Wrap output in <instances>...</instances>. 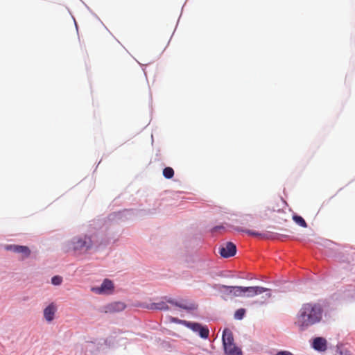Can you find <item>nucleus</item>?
<instances>
[{"label": "nucleus", "mask_w": 355, "mask_h": 355, "mask_svg": "<svg viewBox=\"0 0 355 355\" xmlns=\"http://www.w3.org/2000/svg\"><path fill=\"white\" fill-rule=\"evenodd\" d=\"M175 321H178L180 324L188 327L193 332L198 334L202 338L206 339L209 337V330L206 326H202L198 322H192L187 320H175Z\"/></svg>", "instance_id": "nucleus-4"}, {"label": "nucleus", "mask_w": 355, "mask_h": 355, "mask_svg": "<svg viewBox=\"0 0 355 355\" xmlns=\"http://www.w3.org/2000/svg\"><path fill=\"white\" fill-rule=\"evenodd\" d=\"M150 309H159V310H167L168 309V306L164 302H159L151 304Z\"/></svg>", "instance_id": "nucleus-13"}, {"label": "nucleus", "mask_w": 355, "mask_h": 355, "mask_svg": "<svg viewBox=\"0 0 355 355\" xmlns=\"http://www.w3.org/2000/svg\"><path fill=\"white\" fill-rule=\"evenodd\" d=\"M312 347L318 352H325L327 349V341L322 337L315 338L312 343Z\"/></svg>", "instance_id": "nucleus-9"}, {"label": "nucleus", "mask_w": 355, "mask_h": 355, "mask_svg": "<svg viewBox=\"0 0 355 355\" xmlns=\"http://www.w3.org/2000/svg\"><path fill=\"white\" fill-rule=\"evenodd\" d=\"M223 229H224V227L223 225L216 226V227L212 228L211 232H216L218 230H223Z\"/></svg>", "instance_id": "nucleus-22"}, {"label": "nucleus", "mask_w": 355, "mask_h": 355, "mask_svg": "<svg viewBox=\"0 0 355 355\" xmlns=\"http://www.w3.org/2000/svg\"><path fill=\"white\" fill-rule=\"evenodd\" d=\"M234 286H226V285H218L217 288L223 298L227 297H233V288Z\"/></svg>", "instance_id": "nucleus-11"}, {"label": "nucleus", "mask_w": 355, "mask_h": 355, "mask_svg": "<svg viewBox=\"0 0 355 355\" xmlns=\"http://www.w3.org/2000/svg\"><path fill=\"white\" fill-rule=\"evenodd\" d=\"M338 355H352L351 353L347 350H340Z\"/></svg>", "instance_id": "nucleus-23"}, {"label": "nucleus", "mask_w": 355, "mask_h": 355, "mask_svg": "<svg viewBox=\"0 0 355 355\" xmlns=\"http://www.w3.org/2000/svg\"><path fill=\"white\" fill-rule=\"evenodd\" d=\"M125 307H126V306L124 303L121 302H116L109 304L106 307V312H110V313L119 312V311L124 310L125 309Z\"/></svg>", "instance_id": "nucleus-12"}, {"label": "nucleus", "mask_w": 355, "mask_h": 355, "mask_svg": "<svg viewBox=\"0 0 355 355\" xmlns=\"http://www.w3.org/2000/svg\"><path fill=\"white\" fill-rule=\"evenodd\" d=\"M94 243L92 236H76L69 243V248L74 252L87 251L93 247Z\"/></svg>", "instance_id": "nucleus-3"}, {"label": "nucleus", "mask_w": 355, "mask_h": 355, "mask_svg": "<svg viewBox=\"0 0 355 355\" xmlns=\"http://www.w3.org/2000/svg\"><path fill=\"white\" fill-rule=\"evenodd\" d=\"M163 175L166 179H171L174 175V171L171 167H166L163 170Z\"/></svg>", "instance_id": "nucleus-15"}, {"label": "nucleus", "mask_w": 355, "mask_h": 355, "mask_svg": "<svg viewBox=\"0 0 355 355\" xmlns=\"http://www.w3.org/2000/svg\"><path fill=\"white\" fill-rule=\"evenodd\" d=\"M222 340L226 355H243L241 349L234 343V336L230 329L225 328L223 330Z\"/></svg>", "instance_id": "nucleus-2"}, {"label": "nucleus", "mask_w": 355, "mask_h": 355, "mask_svg": "<svg viewBox=\"0 0 355 355\" xmlns=\"http://www.w3.org/2000/svg\"><path fill=\"white\" fill-rule=\"evenodd\" d=\"M236 252V247L232 242H227L219 248V253L224 258L233 257Z\"/></svg>", "instance_id": "nucleus-6"}, {"label": "nucleus", "mask_w": 355, "mask_h": 355, "mask_svg": "<svg viewBox=\"0 0 355 355\" xmlns=\"http://www.w3.org/2000/svg\"><path fill=\"white\" fill-rule=\"evenodd\" d=\"M168 302L169 303H171V304H175V306H179L180 308H182L184 309H195V306H194L193 304H191L190 306H187V305L184 304H179L178 302H174L173 300H168Z\"/></svg>", "instance_id": "nucleus-18"}, {"label": "nucleus", "mask_w": 355, "mask_h": 355, "mask_svg": "<svg viewBox=\"0 0 355 355\" xmlns=\"http://www.w3.org/2000/svg\"><path fill=\"white\" fill-rule=\"evenodd\" d=\"M266 293L265 296H263L264 300H268L271 297L270 289L262 286H244L243 297H254L256 295Z\"/></svg>", "instance_id": "nucleus-5"}, {"label": "nucleus", "mask_w": 355, "mask_h": 355, "mask_svg": "<svg viewBox=\"0 0 355 355\" xmlns=\"http://www.w3.org/2000/svg\"><path fill=\"white\" fill-rule=\"evenodd\" d=\"M323 309L321 304L314 302L304 303L299 310L294 322L300 331H304L322 319Z\"/></svg>", "instance_id": "nucleus-1"}, {"label": "nucleus", "mask_w": 355, "mask_h": 355, "mask_svg": "<svg viewBox=\"0 0 355 355\" xmlns=\"http://www.w3.org/2000/svg\"><path fill=\"white\" fill-rule=\"evenodd\" d=\"M275 355H294V354L288 351H280V352H277Z\"/></svg>", "instance_id": "nucleus-21"}, {"label": "nucleus", "mask_w": 355, "mask_h": 355, "mask_svg": "<svg viewBox=\"0 0 355 355\" xmlns=\"http://www.w3.org/2000/svg\"><path fill=\"white\" fill-rule=\"evenodd\" d=\"M114 288L113 283L111 280L105 279L100 287L94 288L92 291L98 294L108 293Z\"/></svg>", "instance_id": "nucleus-8"}, {"label": "nucleus", "mask_w": 355, "mask_h": 355, "mask_svg": "<svg viewBox=\"0 0 355 355\" xmlns=\"http://www.w3.org/2000/svg\"><path fill=\"white\" fill-rule=\"evenodd\" d=\"M57 311V306L53 302L51 303L44 310V317L48 322H51L54 319V315Z\"/></svg>", "instance_id": "nucleus-10"}, {"label": "nucleus", "mask_w": 355, "mask_h": 355, "mask_svg": "<svg viewBox=\"0 0 355 355\" xmlns=\"http://www.w3.org/2000/svg\"><path fill=\"white\" fill-rule=\"evenodd\" d=\"M233 291V297H243L244 286H236Z\"/></svg>", "instance_id": "nucleus-14"}, {"label": "nucleus", "mask_w": 355, "mask_h": 355, "mask_svg": "<svg viewBox=\"0 0 355 355\" xmlns=\"http://www.w3.org/2000/svg\"><path fill=\"white\" fill-rule=\"evenodd\" d=\"M62 282V277L58 275L54 276L51 279V283L53 285L58 286L60 285Z\"/></svg>", "instance_id": "nucleus-19"}, {"label": "nucleus", "mask_w": 355, "mask_h": 355, "mask_svg": "<svg viewBox=\"0 0 355 355\" xmlns=\"http://www.w3.org/2000/svg\"><path fill=\"white\" fill-rule=\"evenodd\" d=\"M5 249L21 254L22 259L28 258L31 255V250L24 245H7L5 246Z\"/></svg>", "instance_id": "nucleus-7"}, {"label": "nucleus", "mask_w": 355, "mask_h": 355, "mask_svg": "<svg viewBox=\"0 0 355 355\" xmlns=\"http://www.w3.org/2000/svg\"><path fill=\"white\" fill-rule=\"evenodd\" d=\"M293 219L300 226L303 227H307V224L302 217H301L300 216L295 215L293 216Z\"/></svg>", "instance_id": "nucleus-16"}, {"label": "nucleus", "mask_w": 355, "mask_h": 355, "mask_svg": "<svg viewBox=\"0 0 355 355\" xmlns=\"http://www.w3.org/2000/svg\"><path fill=\"white\" fill-rule=\"evenodd\" d=\"M245 314V309L241 308L237 309L234 313V318L236 320H242Z\"/></svg>", "instance_id": "nucleus-17"}, {"label": "nucleus", "mask_w": 355, "mask_h": 355, "mask_svg": "<svg viewBox=\"0 0 355 355\" xmlns=\"http://www.w3.org/2000/svg\"><path fill=\"white\" fill-rule=\"evenodd\" d=\"M236 230L239 231V232H245V233H247L248 234H249L250 236H259V235H260V234H259L258 232L252 231V230H244V229L239 228L238 227V228H236Z\"/></svg>", "instance_id": "nucleus-20"}]
</instances>
